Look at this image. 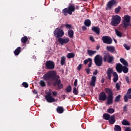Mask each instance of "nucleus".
I'll use <instances>...</instances> for the list:
<instances>
[{
	"instance_id": "37998d69",
	"label": "nucleus",
	"mask_w": 131,
	"mask_h": 131,
	"mask_svg": "<svg viewBox=\"0 0 131 131\" xmlns=\"http://www.w3.org/2000/svg\"><path fill=\"white\" fill-rule=\"evenodd\" d=\"M39 84H40V85H41V86L43 88V87L46 86V82H45V81L41 80L40 81Z\"/></svg>"
},
{
	"instance_id": "4c0bfd02",
	"label": "nucleus",
	"mask_w": 131,
	"mask_h": 131,
	"mask_svg": "<svg viewBox=\"0 0 131 131\" xmlns=\"http://www.w3.org/2000/svg\"><path fill=\"white\" fill-rule=\"evenodd\" d=\"M121 10V7L120 6H118V7L116 8L115 9V13L116 14H118L119 12Z\"/></svg>"
},
{
	"instance_id": "6ab92c4d",
	"label": "nucleus",
	"mask_w": 131,
	"mask_h": 131,
	"mask_svg": "<svg viewBox=\"0 0 131 131\" xmlns=\"http://www.w3.org/2000/svg\"><path fill=\"white\" fill-rule=\"evenodd\" d=\"M106 49L110 53H114L115 52V47L113 46H107Z\"/></svg>"
},
{
	"instance_id": "f8f14e48",
	"label": "nucleus",
	"mask_w": 131,
	"mask_h": 131,
	"mask_svg": "<svg viewBox=\"0 0 131 131\" xmlns=\"http://www.w3.org/2000/svg\"><path fill=\"white\" fill-rule=\"evenodd\" d=\"M57 40L62 46V45H66V43H68L70 41V39L68 37L66 38H59L57 39Z\"/></svg>"
},
{
	"instance_id": "473e14b6",
	"label": "nucleus",
	"mask_w": 131,
	"mask_h": 131,
	"mask_svg": "<svg viewBox=\"0 0 131 131\" xmlns=\"http://www.w3.org/2000/svg\"><path fill=\"white\" fill-rule=\"evenodd\" d=\"M115 33L116 35L118 36L119 37H122V33L120 32L117 29H115Z\"/></svg>"
},
{
	"instance_id": "4be33fe9",
	"label": "nucleus",
	"mask_w": 131,
	"mask_h": 131,
	"mask_svg": "<svg viewBox=\"0 0 131 131\" xmlns=\"http://www.w3.org/2000/svg\"><path fill=\"white\" fill-rule=\"evenodd\" d=\"M113 76H114V78H113V81L114 83L115 82H117V81L119 79L118 78V74H117V73H116V72H114L113 73Z\"/></svg>"
},
{
	"instance_id": "0e129e2a",
	"label": "nucleus",
	"mask_w": 131,
	"mask_h": 131,
	"mask_svg": "<svg viewBox=\"0 0 131 131\" xmlns=\"http://www.w3.org/2000/svg\"><path fill=\"white\" fill-rule=\"evenodd\" d=\"M104 82H105V79L104 78L101 79V83H104Z\"/></svg>"
},
{
	"instance_id": "4468645a",
	"label": "nucleus",
	"mask_w": 131,
	"mask_h": 131,
	"mask_svg": "<svg viewBox=\"0 0 131 131\" xmlns=\"http://www.w3.org/2000/svg\"><path fill=\"white\" fill-rule=\"evenodd\" d=\"M113 73H114L113 69L111 68H109L106 71V74L107 75V78L109 79V80H111V75L113 74Z\"/></svg>"
},
{
	"instance_id": "423d86ee",
	"label": "nucleus",
	"mask_w": 131,
	"mask_h": 131,
	"mask_svg": "<svg viewBox=\"0 0 131 131\" xmlns=\"http://www.w3.org/2000/svg\"><path fill=\"white\" fill-rule=\"evenodd\" d=\"M116 69L119 73H121L122 71L124 73H127L128 72V68L126 66H122L121 63H118L116 67Z\"/></svg>"
},
{
	"instance_id": "20e7f679",
	"label": "nucleus",
	"mask_w": 131,
	"mask_h": 131,
	"mask_svg": "<svg viewBox=\"0 0 131 131\" xmlns=\"http://www.w3.org/2000/svg\"><path fill=\"white\" fill-rule=\"evenodd\" d=\"M121 17L119 15H115L112 17L111 19V24L112 26L116 27L120 23Z\"/></svg>"
},
{
	"instance_id": "a18cd8bd",
	"label": "nucleus",
	"mask_w": 131,
	"mask_h": 131,
	"mask_svg": "<svg viewBox=\"0 0 131 131\" xmlns=\"http://www.w3.org/2000/svg\"><path fill=\"white\" fill-rule=\"evenodd\" d=\"M116 89H117V91H120V84L119 83H116Z\"/></svg>"
},
{
	"instance_id": "de8ad7c7",
	"label": "nucleus",
	"mask_w": 131,
	"mask_h": 131,
	"mask_svg": "<svg viewBox=\"0 0 131 131\" xmlns=\"http://www.w3.org/2000/svg\"><path fill=\"white\" fill-rule=\"evenodd\" d=\"M22 84L24 88H28L29 86L28 83L26 82H24Z\"/></svg>"
},
{
	"instance_id": "5701e85b",
	"label": "nucleus",
	"mask_w": 131,
	"mask_h": 131,
	"mask_svg": "<svg viewBox=\"0 0 131 131\" xmlns=\"http://www.w3.org/2000/svg\"><path fill=\"white\" fill-rule=\"evenodd\" d=\"M87 53L90 57H92L93 55H95L96 53H97L96 51L91 50H87Z\"/></svg>"
},
{
	"instance_id": "bf43d9fd",
	"label": "nucleus",
	"mask_w": 131,
	"mask_h": 131,
	"mask_svg": "<svg viewBox=\"0 0 131 131\" xmlns=\"http://www.w3.org/2000/svg\"><path fill=\"white\" fill-rule=\"evenodd\" d=\"M53 96H56V95H58V93L56 91L52 92Z\"/></svg>"
},
{
	"instance_id": "8fccbe9b",
	"label": "nucleus",
	"mask_w": 131,
	"mask_h": 131,
	"mask_svg": "<svg viewBox=\"0 0 131 131\" xmlns=\"http://www.w3.org/2000/svg\"><path fill=\"white\" fill-rule=\"evenodd\" d=\"M85 71H86L87 74H90V73L91 72V69H90V68H86L85 69Z\"/></svg>"
},
{
	"instance_id": "2eb2a0df",
	"label": "nucleus",
	"mask_w": 131,
	"mask_h": 131,
	"mask_svg": "<svg viewBox=\"0 0 131 131\" xmlns=\"http://www.w3.org/2000/svg\"><path fill=\"white\" fill-rule=\"evenodd\" d=\"M89 62V63L88 64V67L90 68L92 67V65H93V59H92V58H88V59H85L83 62L85 65H86V64H88Z\"/></svg>"
},
{
	"instance_id": "dca6fc26",
	"label": "nucleus",
	"mask_w": 131,
	"mask_h": 131,
	"mask_svg": "<svg viewBox=\"0 0 131 131\" xmlns=\"http://www.w3.org/2000/svg\"><path fill=\"white\" fill-rule=\"evenodd\" d=\"M96 81H97V77H96V76H93L91 78V81L90 83L91 86L95 88V86H96Z\"/></svg>"
},
{
	"instance_id": "ea45409f",
	"label": "nucleus",
	"mask_w": 131,
	"mask_h": 131,
	"mask_svg": "<svg viewBox=\"0 0 131 131\" xmlns=\"http://www.w3.org/2000/svg\"><path fill=\"white\" fill-rule=\"evenodd\" d=\"M115 112V110L114 108H110L107 110V113H110V114H113Z\"/></svg>"
},
{
	"instance_id": "c756f323",
	"label": "nucleus",
	"mask_w": 131,
	"mask_h": 131,
	"mask_svg": "<svg viewBox=\"0 0 131 131\" xmlns=\"http://www.w3.org/2000/svg\"><path fill=\"white\" fill-rule=\"evenodd\" d=\"M123 21H126V22H130V16L129 15H124V20Z\"/></svg>"
},
{
	"instance_id": "bb28decb",
	"label": "nucleus",
	"mask_w": 131,
	"mask_h": 131,
	"mask_svg": "<svg viewBox=\"0 0 131 131\" xmlns=\"http://www.w3.org/2000/svg\"><path fill=\"white\" fill-rule=\"evenodd\" d=\"M128 99H130L131 100V95L130 94L125 95L124 96V101L125 103L128 102Z\"/></svg>"
},
{
	"instance_id": "680f3d73",
	"label": "nucleus",
	"mask_w": 131,
	"mask_h": 131,
	"mask_svg": "<svg viewBox=\"0 0 131 131\" xmlns=\"http://www.w3.org/2000/svg\"><path fill=\"white\" fill-rule=\"evenodd\" d=\"M126 81H127V83H129V79H128V77H126L125 78Z\"/></svg>"
},
{
	"instance_id": "aec40b11",
	"label": "nucleus",
	"mask_w": 131,
	"mask_h": 131,
	"mask_svg": "<svg viewBox=\"0 0 131 131\" xmlns=\"http://www.w3.org/2000/svg\"><path fill=\"white\" fill-rule=\"evenodd\" d=\"M46 100H47L48 103H53V102H55V98H53L52 96H48L47 97H45Z\"/></svg>"
},
{
	"instance_id": "393cba45",
	"label": "nucleus",
	"mask_w": 131,
	"mask_h": 131,
	"mask_svg": "<svg viewBox=\"0 0 131 131\" xmlns=\"http://www.w3.org/2000/svg\"><path fill=\"white\" fill-rule=\"evenodd\" d=\"M84 24L85 26L90 27V26H91V24H92V22L91 21V20L87 19L84 20Z\"/></svg>"
},
{
	"instance_id": "79ce46f5",
	"label": "nucleus",
	"mask_w": 131,
	"mask_h": 131,
	"mask_svg": "<svg viewBox=\"0 0 131 131\" xmlns=\"http://www.w3.org/2000/svg\"><path fill=\"white\" fill-rule=\"evenodd\" d=\"M73 93L74 95H78V90L76 89V88L74 87L73 89Z\"/></svg>"
},
{
	"instance_id": "a19ab883",
	"label": "nucleus",
	"mask_w": 131,
	"mask_h": 131,
	"mask_svg": "<svg viewBox=\"0 0 131 131\" xmlns=\"http://www.w3.org/2000/svg\"><path fill=\"white\" fill-rule=\"evenodd\" d=\"M120 99H121V95H119L117 96L115 99V102H119V101H120Z\"/></svg>"
},
{
	"instance_id": "2f4dec72",
	"label": "nucleus",
	"mask_w": 131,
	"mask_h": 131,
	"mask_svg": "<svg viewBox=\"0 0 131 131\" xmlns=\"http://www.w3.org/2000/svg\"><path fill=\"white\" fill-rule=\"evenodd\" d=\"M122 23H123V28H127V27H128V26L130 25V24H129V22L123 21Z\"/></svg>"
},
{
	"instance_id": "5fc2aeb1",
	"label": "nucleus",
	"mask_w": 131,
	"mask_h": 131,
	"mask_svg": "<svg viewBox=\"0 0 131 131\" xmlns=\"http://www.w3.org/2000/svg\"><path fill=\"white\" fill-rule=\"evenodd\" d=\"M131 94V88L129 89L125 95H130Z\"/></svg>"
},
{
	"instance_id": "49530a36",
	"label": "nucleus",
	"mask_w": 131,
	"mask_h": 131,
	"mask_svg": "<svg viewBox=\"0 0 131 131\" xmlns=\"http://www.w3.org/2000/svg\"><path fill=\"white\" fill-rule=\"evenodd\" d=\"M65 26L68 29H71V28H72V26L71 25L66 24Z\"/></svg>"
},
{
	"instance_id": "f03ea898",
	"label": "nucleus",
	"mask_w": 131,
	"mask_h": 131,
	"mask_svg": "<svg viewBox=\"0 0 131 131\" xmlns=\"http://www.w3.org/2000/svg\"><path fill=\"white\" fill-rule=\"evenodd\" d=\"M104 92L106 94H108L107 97V102H106V105H112L113 104V92H112V89L107 88L104 89Z\"/></svg>"
},
{
	"instance_id": "6e6d98bb",
	"label": "nucleus",
	"mask_w": 131,
	"mask_h": 131,
	"mask_svg": "<svg viewBox=\"0 0 131 131\" xmlns=\"http://www.w3.org/2000/svg\"><path fill=\"white\" fill-rule=\"evenodd\" d=\"M124 131H131V127H126Z\"/></svg>"
},
{
	"instance_id": "c85d7f7f",
	"label": "nucleus",
	"mask_w": 131,
	"mask_h": 131,
	"mask_svg": "<svg viewBox=\"0 0 131 131\" xmlns=\"http://www.w3.org/2000/svg\"><path fill=\"white\" fill-rule=\"evenodd\" d=\"M120 61L123 65H124V66H128V63H127V61H126V60H125V59H124V58H121L120 59Z\"/></svg>"
},
{
	"instance_id": "f257e3e1",
	"label": "nucleus",
	"mask_w": 131,
	"mask_h": 131,
	"mask_svg": "<svg viewBox=\"0 0 131 131\" xmlns=\"http://www.w3.org/2000/svg\"><path fill=\"white\" fill-rule=\"evenodd\" d=\"M43 78L46 81L50 80L51 78L52 79L51 80L47 82V84L50 86H51V85H53V86L55 88V86H57L58 90H61V89L64 88V85H63V83H61L60 76L58 75L57 73L54 71L44 74Z\"/></svg>"
},
{
	"instance_id": "58836bf2",
	"label": "nucleus",
	"mask_w": 131,
	"mask_h": 131,
	"mask_svg": "<svg viewBox=\"0 0 131 131\" xmlns=\"http://www.w3.org/2000/svg\"><path fill=\"white\" fill-rule=\"evenodd\" d=\"M66 60V58H65L64 56H62L61 58V61H60V64L61 66H63L64 64H65V61Z\"/></svg>"
},
{
	"instance_id": "69168bd1",
	"label": "nucleus",
	"mask_w": 131,
	"mask_h": 131,
	"mask_svg": "<svg viewBox=\"0 0 131 131\" xmlns=\"http://www.w3.org/2000/svg\"><path fill=\"white\" fill-rule=\"evenodd\" d=\"M62 98H63V100H65V99L66 98V96H65V95H63L62 96Z\"/></svg>"
},
{
	"instance_id": "338daca9",
	"label": "nucleus",
	"mask_w": 131,
	"mask_h": 131,
	"mask_svg": "<svg viewBox=\"0 0 131 131\" xmlns=\"http://www.w3.org/2000/svg\"><path fill=\"white\" fill-rule=\"evenodd\" d=\"M114 41H115V43H117V40L114 39Z\"/></svg>"
},
{
	"instance_id": "7ed1b4c3",
	"label": "nucleus",
	"mask_w": 131,
	"mask_h": 131,
	"mask_svg": "<svg viewBox=\"0 0 131 131\" xmlns=\"http://www.w3.org/2000/svg\"><path fill=\"white\" fill-rule=\"evenodd\" d=\"M75 12V5L73 4H69L68 8H66L62 10V13L64 16L72 15V13Z\"/></svg>"
},
{
	"instance_id": "774afa93",
	"label": "nucleus",
	"mask_w": 131,
	"mask_h": 131,
	"mask_svg": "<svg viewBox=\"0 0 131 131\" xmlns=\"http://www.w3.org/2000/svg\"><path fill=\"white\" fill-rule=\"evenodd\" d=\"M99 47H97V50H99Z\"/></svg>"
},
{
	"instance_id": "7c9ffc66",
	"label": "nucleus",
	"mask_w": 131,
	"mask_h": 131,
	"mask_svg": "<svg viewBox=\"0 0 131 131\" xmlns=\"http://www.w3.org/2000/svg\"><path fill=\"white\" fill-rule=\"evenodd\" d=\"M20 40L22 43H26L27 42V40H28V38L27 36H25L21 38Z\"/></svg>"
},
{
	"instance_id": "a211bd4d",
	"label": "nucleus",
	"mask_w": 131,
	"mask_h": 131,
	"mask_svg": "<svg viewBox=\"0 0 131 131\" xmlns=\"http://www.w3.org/2000/svg\"><path fill=\"white\" fill-rule=\"evenodd\" d=\"M92 30H93V31H94V32L96 33V34H98V35L100 34V28H99V27L94 26L92 28Z\"/></svg>"
},
{
	"instance_id": "09e8293b",
	"label": "nucleus",
	"mask_w": 131,
	"mask_h": 131,
	"mask_svg": "<svg viewBox=\"0 0 131 131\" xmlns=\"http://www.w3.org/2000/svg\"><path fill=\"white\" fill-rule=\"evenodd\" d=\"M81 68H82V64H79L77 68L78 71H80Z\"/></svg>"
},
{
	"instance_id": "c9c22d12",
	"label": "nucleus",
	"mask_w": 131,
	"mask_h": 131,
	"mask_svg": "<svg viewBox=\"0 0 131 131\" xmlns=\"http://www.w3.org/2000/svg\"><path fill=\"white\" fill-rule=\"evenodd\" d=\"M66 91L67 93H71L72 91V87H71V85H68L66 88Z\"/></svg>"
},
{
	"instance_id": "603ef678",
	"label": "nucleus",
	"mask_w": 131,
	"mask_h": 131,
	"mask_svg": "<svg viewBox=\"0 0 131 131\" xmlns=\"http://www.w3.org/2000/svg\"><path fill=\"white\" fill-rule=\"evenodd\" d=\"M77 82H78V80H77V79H76L75 80V81H74V86H75V87L77 86Z\"/></svg>"
},
{
	"instance_id": "052dcab7",
	"label": "nucleus",
	"mask_w": 131,
	"mask_h": 131,
	"mask_svg": "<svg viewBox=\"0 0 131 131\" xmlns=\"http://www.w3.org/2000/svg\"><path fill=\"white\" fill-rule=\"evenodd\" d=\"M33 93L35 94V95H37V91L35 89L33 90Z\"/></svg>"
},
{
	"instance_id": "e433bc0d",
	"label": "nucleus",
	"mask_w": 131,
	"mask_h": 131,
	"mask_svg": "<svg viewBox=\"0 0 131 131\" xmlns=\"http://www.w3.org/2000/svg\"><path fill=\"white\" fill-rule=\"evenodd\" d=\"M121 127L118 125H115L114 127L115 131H121Z\"/></svg>"
},
{
	"instance_id": "f3484780",
	"label": "nucleus",
	"mask_w": 131,
	"mask_h": 131,
	"mask_svg": "<svg viewBox=\"0 0 131 131\" xmlns=\"http://www.w3.org/2000/svg\"><path fill=\"white\" fill-rule=\"evenodd\" d=\"M116 120L115 119V115L111 116V118L108 120L110 124H114Z\"/></svg>"
},
{
	"instance_id": "e2e57ef3",
	"label": "nucleus",
	"mask_w": 131,
	"mask_h": 131,
	"mask_svg": "<svg viewBox=\"0 0 131 131\" xmlns=\"http://www.w3.org/2000/svg\"><path fill=\"white\" fill-rule=\"evenodd\" d=\"M82 30H86V27L85 26L82 27Z\"/></svg>"
},
{
	"instance_id": "0eeeda50",
	"label": "nucleus",
	"mask_w": 131,
	"mask_h": 131,
	"mask_svg": "<svg viewBox=\"0 0 131 131\" xmlns=\"http://www.w3.org/2000/svg\"><path fill=\"white\" fill-rule=\"evenodd\" d=\"M94 62L96 66L101 67L103 64V58L100 55H97L94 58Z\"/></svg>"
},
{
	"instance_id": "9b49d317",
	"label": "nucleus",
	"mask_w": 131,
	"mask_h": 131,
	"mask_svg": "<svg viewBox=\"0 0 131 131\" xmlns=\"http://www.w3.org/2000/svg\"><path fill=\"white\" fill-rule=\"evenodd\" d=\"M46 67L47 69L52 70L55 68V63L51 60L47 61L46 63Z\"/></svg>"
},
{
	"instance_id": "a878e982",
	"label": "nucleus",
	"mask_w": 131,
	"mask_h": 131,
	"mask_svg": "<svg viewBox=\"0 0 131 131\" xmlns=\"http://www.w3.org/2000/svg\"><path fill=\"white\" fill-rule=\"evenodd\" d=\"M111 115L108 113H105L103 115V118L105 120H109V119L111 118Z\"/></svg>"
},
{
	"instance_id": "13d9d810",
	"label": "nucleus",
	"mask_w": 131,
	"mask_h": 131,
	"mask_svg": "<svg viewBox=\"0 0 131 131\" xmlns=\"http://www.w3.org/2000/svg\"><path fill=\"white\" fill-rule=\"evenodd\" d=\"M98 74V70H95V72H93L94 75H97Z\"/></svg>"
},
{
	"instance_id": "39448f33",
	"label": "nucleus",
	"mask_w": 131,
	"mask_h": 131,
	"mask_svg": "<svg viewBox=\"0 0 131 131\" xmlns=\"http://www.w3.org/2000/svg\"><path fill=\"white\" fill-rule=\"evenodd\" d=\"M53 34L57 38H61L64 36V31L59 28H56L53 31Z\"/></svg>"
},
{
	"instance_id": "6e6552de",
	"label": "nucleus",
	"mask_w": 131,
	"mask_h": 131,
	"mask_svg": "<svg viewBox=\"0 0 131 131\" xmlns=\"http://www.w3.org/2000/svg\"><path fill=\"white\" fill-rule=\"evenodd\" d=\"M114 61V57L113 56H110V53H107L103 56V61L107 63H112Z\"/></svg>"
},
{
	"instance_id": "9d476101",
	"label": "nucleus",
	"mask_w": 131,
	"mask_h": 131,
	"mask_svg": "<svg viewBox=\"0 0 131 131\" xmlns=\"http://www.w3.org/2000/svg\"><path fill=\"white\" fill-rule=\"evenodd\" d=\"M101 39L104 43H106L107 45H111L113 42L112 38L108 36H102Z\"/></svg>"
},
{
	"instance_id": "4d7b16f0",
	"label": "nucleus",
	"mask_w": 131,
	"mask_h": 131,
	"mask_svg": "<svg viewBox=\"0 0 131 131\" xmlns=\"http://www.w3.org/2000/svg\"><path fill=\"white\" fill-rule=\"evenodd\" d=\"M52 97V93H48L47 95H46L45 97Z\"/></svg>"
},
{
	"instance_id": "864d4df0",
	"label": "nucleus",
	"mask_w": 131,
	"mask_h": 131,
	"mask_svg": "<svg viewBox=\"0 0 131 131\" xmlns=\"http://www.w3.org/2000/svg\"><path fill=\"white\" fill-rule=\"evenodd\" d=\"M90 39L91 40V41H93V42H95V38H94V37L93 36H91L90 37Z\"/></svg>"
},
{
	"instance_id": "ddd939ff",
	"label": "nucleus",
	"mask_w": 131,
	"mask_h": 131,
	"mask_svg": "<svg viewBox=\"0 0 131 131\" xmlns=\"http://www.w3.org/2000/svg\"><path fill=\"white\" fill-rule=\"evenodd\" d=\"M106 99H107V95H106V93L104 92H101L98 96L99 101H105Z\"/></svg>"
},
{
	"instance_id": "3c124183",
	"label": "nucleus",
	"mask_w": 131,
	"mask_h": 131,
	"mask_svg": "<svg viewBox=\"0 0 131 131\" xmlns=\"http://www.w3.org/2000/svg\"><path fill=\"white\" fill-rule=\"evenodd\" d=\"M123 111L124 112H127V105H126L123 107Z\"/></svg>"
},
{
	"instance_id": "412c9836",
	"label": "nucleus",
	"mask_w": 131,
	"mask_h": 131,
	"mask_svg": "<svg viewBox=\"0 0 131 131\" xmlns=\"http://www.w3.org/2000/svg\"><path fill=\"white\" fill-rule=\"evenodd\" d=\"M68 34L70 38H72V37H73V35H74V31L72 29H69L68 31Z\"/></svg>"
},
{
	"instance_id": "b1692460",
	"label": "nucleus",
	"mask_w": 131,
	"mask_h": 131,
	"mask_svg": "<svg viewBox=\"0 0 131 131\" xmlns=\"http://www.w3.org/2000/svg\"><path fill=\"white\" fill-rule=\"evenodd\" d=\"M21 53V47H17L14 51V54L15 56H18Z\"/></svg>"
},
{
	"instance_id": "c03bdc74",
	"label": "nucleus",
	"mask_w": 131,
	"mask_h": 131,
	"mask_svg": "<svg viewBox=\"0 0 131 131\" xmlns=\"http://www.w3.org/2000/svg\"><path fill=\"white\" fill-rule=\"evenodd\" d=\"M123 46L125 47V49L127 50V51H129V50H130V46L127 45V44L124 43Z\"/></svg>"
},
{
	"instance_id": "cd10ccee",
	"label": "nucleus",
	"mask_w": 131,
	"mask_h": 131,
	"mask_svg": "<svg viewBox=\"0 0 131 131\" xmlns=\"http://www.w3.org/2000/svg\"><path fill=\"white\" fill-rule=\"evenodd\" d=\"M56 111L58 113L61 114L64 112V108L62 106H58L56 109Z\"/></svg>"
},
{
	"instance_id": "72a5a7b5",
	"label": "nucleus",
	"mask_w": 131,
	"mask_h": 131,
	"mask_svg": "<svg viewBox=\"0 0 131 131\" xmlns=\"http://www.w3.org/2000/svg\"><path fill=\"white\" fill-rule=\"evenodd\" d=\"M122 124L123 125H130V123L128 121L126 120V119L123 120L122 122Z\"/></svg>"
},
{
	"instance_id": "1a4fd4ad",
	"label": "nucleus",
	"mask_w": 131,
	"mask_h": 131,
	"mask_svg": "<svg viewBox=\"0 0 131 131\" xmlns=\"http://www.w3.org/2000/svg\"><path fill=\"white\" fill-rule=\"evenodd\" d=\"M116 5H117V1L116 0H111L107 3L105 10H106V11L111 10V9H112L114 6H116Z\"/></svg>"
},
{
	"instance_id": "f704fd0d",
	"label": "nucleus",
	"mask_w": 131,
	"mask_h": 131,
	"mask_svg": "<svg viewBox=\"0 0 131 131\" xmlns=\"http://www.w3.org/2000/svg\"><path fill=\"white\" fill-rule=\"evenodd\" d=\"M67 57L69 59H71L75 57V54H74L73 53H70L67 54Z\"/></svg>"
}]
</instances>
